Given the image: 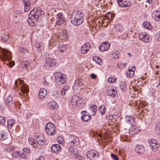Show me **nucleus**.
Listing matches in <instances>:
<instances>
[{"label": "nucleus", "mask_w": 160, "mask_h": 160, "mask_svg": "<svg viewBox=\"0 0 160 160\" xmlns=\"http://www.w3.org/2000/svg\"><path fill=\"white\" fill-rule=\"evenodd\" d=\"M70 105L73 108L77 106L79 108H82L85 106V103L83 102V99L82 97L74 95L72 98Z\"/></svg>", "instance_id": "obj_1"}, {"label": "nucleus", "mask_w": 160, "mask_h": 160, "mask_svg": "<svg viewBox=\"0 0 160 160\" xmlns=\"http://www.w3.org/2000/svg\"><path fill=\"white\" fill-rule=\"evenodd\" d=\"M54 77L55 82L58 84L62 85L66 83L67 76L65 75L62 74L60 72H56Z\"/></svg>", "instance_id": "obj_2"}, {"label": "nucleus", "mask_w": 160, "mask_h": 160, "mask_svg": "<svg viewBox=\"0 0 160 160\" xmlns=\"http://www.w3.org/2000/svg\"><path fill=\"white\" fill-rule=\"evenodd\" d=\"M56 129L54 125L51 122L47 123L45 128V131L50 136H53L55 134Z\"/></svg>", "instance_id": "obj_3"}, {"label": "nucleus", "mask_w": 160, "mask_h": 160, "mask_svg": "<svg viewBox=\"0 0 160 160\" xmlns=\"http://www.w3.org/2000/svg\"><path fill=\"white\" fill-rule=\"evenodd\" d=\"M23 82V80H17L15 81V84L17 86L18 83H19L20 86L21 87V90L22 93L23 94V95L25 96L29 92L28 87L27 85L25 84H22Z\"/></svg>", "instance_id": "obj_4"}, {"label": "nucleus", "mask_w": 160, "mask_h": 160, "mask_svg": "<svg viewBox=\"0 0 160 160\" xmlns=\"http://www.w3.org/2000/svg\"><path fill=\"white\" fill-rule=\"evenodd\" d=\"M44 12L40 8H35L32 9L30 12V16H31L33 18H38L39 16L41 15H43Z\"/></svg>", "instance_id": "obj_5"}, {"label": "nucleus", "mask_w": 160, "mask_h": 160, "mask_svg": "<svg viewBox=\"0 0 160 160\" xmlns=\"http://www.w3.org/2000/svg\"><path fill=\"white\" fill-rule=\"evenodd\" d=\"M2 54L0 55V59L2 61L10 59L12 58L11 52L5 49L1 50Z\"/></svg>", "instance_id": "obj_6"}, {"label": "nucleus", "mask_w": 160, "mask_h": 160, "mask_svg": "<svg viewBox=\"0 0 160 160\" xmlns=\"http://www.w3.org/2000/svg\"><path fill=\"white\" fill-rule=\"evenodd\" d=\"M68 143L70 145L76 146L79 143L78 138L76 136H70L68 138Z\"/></svg>", "instance_id": "obj_7"}, {"label": "nucleus", "mask_w": 160, "mask_h": 160, "mask_svg": "<svg viewBox=\"0 0 160 160\" xmlns=\"http://www.w3.org/2000/svg\"><path fill=\"white\" fill-rule=\"evenodd\" d=\"M148 142L151 149L153 151H156L159 147V144L157 143V141L154 139H151L149 140Z\"/></svg>", "instance_id": "obj_8"}, {"label": "nucleus", "mask_w": 160, "mask_h": 160, "mask_svg": "<svg viewBox=\"0 0 160 160\" xmlns=\"http://www.w3.org/2000/svg\"><path fill=\"white\" fill-rule=\"evenodd\" d=\"M36 140L40 145L42 146L45 143V138L44 135L42 133H40L37 136H36Z\"/></svg>", "instance_id": "obj_9"}, {"label": "nucleus", "mask_w": 160, "mask_h": 160, "mask_svg": "<svg viewBox=\"0 0 160 160\" xmlns=\"http://www.w3.org/2000/svg\"><path fill=\"white\" fill-rule=\"evenodd\" d=\"M8 138V136L4 132H2L0 133V140L3 141V144L5 145L10 143L9 140H7Z\"/></svg>", "instance_id": "obj_10"}, {"label": "nucleus", "mask_w": 160, "mask_h": 160, "mask_svg": "<svg viewBox=\"0 0 160 160\" xmlns=\"http://www.w3.org/2000/svg\"><path fill=\"white\" fill-rule=\"evenodd\" d=\"M65 21L64 18L62 13H59L57 15L56 24L58 25H61Z\"/></svg>", "instance_id": "obj_11"}, {"label": "nucleus", "mask_w": 160, "mask_h": 160, "mask_svg": "<svg viewBox=\"0 0 160 160\" xmlns=\"http://www.w3.org/2000/svg\"><path fill=\"white\" fill-rule=\"evenodd\" d=\"M46 65L47 67H53L56 64V62L55 59L54 58H48L46 60Z\"/></svg>", "instance_id": "obj_12"}, {"label": "nucleus", "mask_w": 160, "mask_h": 160, "mask_svg": "<svg viewBox=\"0 0 160 160\" xmlns=\"http://www.w3.org/2000/svg\"><path fill=\"white\" fill-rule=\"evenodd\" d=\"M110 44L108 42L102 43L99 46V49L100 51L104 52L108 51L109 48Z\"/></svg>", "instance_id": "obj_13"}, {"label": "nucleus", "mask_w": 160, "mask_h": 160, "mask_svg": "<svg viewBox=\"0 0 160 160\" xmlns=\"http://www.w3.org/2000/svg\"><path fill=\"white\" fill-rule=\"evenodd\" d=\"M81 113L82 114L81 119L83 121L87 122L91 118V116L86 111H82Z\"/></svg>", "instance_id": "obj_14"}, {"label": "nucleus", "mask_w": 160, "mask_h": 160, "mask_svg": "<svg viewBox=\"0 0 160 160\" xmlns=\"http://www.w3.org/2000/svg\"><path fill=\"white\" fill-rule=\"evenodd\" d=\"M98 153L97 152L93 150H90L87 152L86 155L90 159H92L97 155L98 156Z\"/></svg>", "instance_id": "obj_15"}, {"label": "nucleus", "mask_w": 160, "mask_h": 160, "mask_svg": "<svg viewBox=\"0 0 160 160\" xmlns=\"http://www.w3.org/2000/svg\"><path fill=\"white\" fill-rule=\"evenodd\" d=\"M108 95L113 97H115L117 95V91L116 88L115 87H112L111 89L107 90Z\"/></svg>", "instance_id": "obj_16"}, {"label": "nucleus", "mask_w": 160, "mask_h": 160, "mask_svg": "<svg viewBox=\"0 0 160 160\" xmlns=\"http://www.w3.org/2000/svg\"><path fill=\"white\" fill-rule=\"evenodd\" d=\"M71 21L72 23L74 26H79L81 25L83 21L82 19H77L75 18L71 17Z\"/></svg>", "instance_id": "obj_17"}, {"label": "nucleus", "mask_w": 160, "mask_h": 160, "mask_svg": "<svg viewBox=\"0 0 160 160\" xmlns=\"http://www.w3.org/2000/svg\"><path fill=\"white\" fill-rule=\"evenodd\" d=\"M90 48V45L88 42L85 43L81 48V52L83 54H85L88 51Z\"/></svg>", "instance_id": "obj_18"}, {"label": "nucleus", "mask_w": 160, "mask_h": 160, "mask_svg": "<svg viewBox=\"0 0 160 160\" xmlns=\"http://www.w3.org/2000/svg\"><path fill=\"white\" fill-rule=\"evenodd\" d=\"M61 148L59 144H54L51 147V150L52 152L56 153L60 152L61 150Z\"/></svg>", "instance_id": "obj_19"}, {"label": "nucleus", "mask_w": 160, "mask_h": 160, "mask_svg": "<svg viewBox=\"0 0 160 160\" xmlns=\"http://www.w3.org/2000/svg\"><path fill=\"white\" fill-rule=\"evenodd\" d=\"M47 94V90L44 88H41L40 89L38 94V98L40 99H42L46 96Z\"/></svg>", "instance_id": "obj_20"}, {"label": "nucleus", "mask_w": 160, "mask_h": 160, "mask_svg": "<svg viewBox=\"0 0 160 160\" xmlns=\"http://www.w3.org/2000/svg\"><path fill=\"white\" fill-rule=\"evenodd\" d=\"M152 16L156 21H160V10L154 11L152 13Z\"/></svg>", "instance_id": "obj_21"}, {"label": "nucleus", "mask_w": 160, "mask_h": 160, "mask_svg": "<svg viewBox=\"0 0 160 160\" xmlns=\"http://www.w3.org/2000/svg\"><path fill=\"white\" fill-rule=\"evenodd\" d=\"M22 1L24 2L25 12H28L31 8L30 1V0H22Z\"/></svg>", "instance_id": "obj_22"}, {"label": "nucleus", "mask_w": 160, "mask_h": 160, "mask_svg": "<svg viewBox=\"0 0 160 160\" xmlns=\"http://www.w3.org/2000/svg\"><path fill=\"white\" fill-rule=\"evenodd\" d=\"M71 17L75 18L77 19H82L83 20L84 14L82 12L79 11L75 14H73Z\"/></svg>", "instance_id": "obj_23"}, {"label": "nucleus", "mask_w": 160, "mask_h": 160, "mask_svg": "<svg viewBox=\"0 0 160 160\" xmlns=\"http://www.w3.org/2000/svg\"><path fill=\"white\" fill-rule=\"evenodd\" d=\"M135 150L137 153L140 154L144 151V148L142 145H137L136 146Z\"/></svg>", "instance_id": "obj_24"}, {"label": "nucleus", "mask_w": 160, "mask_h": 160, "mask_svg": "<svg viewBox=\"0 0 160 160\" xmlns=\"http://www.w3.org/2000/svg\"><path fill=\"white\" fill-rule=\"evenodd\" d=\"M118 5L122 7H127L131 5V3L129 0H122L120 2H119Z\"/></svg>", "instance_id": "obj_25"}, {"label": "nucleus", "mask_w": 160, "mask_h": 160, "mask_svg": "<svg viewBox=\"0 0 160 160\" xmlns=\"http://www.w3.org/2000/svg\"><path fill=\"white\" fill-rule=\"evenodd\" d=\"M28 21L30 26H33L36 24V22L37 21V18H33L32 17H31V16H30L29 14V19Z\"/></svg>", "instance_id": "obj_26"}, {"label": "nucleus", "mask_w": 160, "mask_h": 160, "mask_svg": "<svg viewBox=\"0 0 160 160\" xmlns=\"http://www.w3.org/2000/svg\"><path fill=\"white\" fill-rule=\"evenodd\" d=\"M126 122L131 126H134L135 124L134 118L132 117L127 116L126 118Z\"/></svg>", "instance_id": "obj_27"}, {"label": "nucleus", "mask_w": 160, "mask_h": 160, "mask_svg": "<svg viewBox=\"0 0 160 160\" xmlns=\"http://www.w3.org/2000/svg\"><path fill=\"white\" fill-rule=\"evenodd\" d=\"M70 89V87L68 86H65L63 87L61 91V94L62 96L65 95L68 92Z\"/></svg>", "instance_id": "obj_28"}, {"label": "nucleus", "mask_w": 160, "mask_h": 160, "mask_svg": "<svg viewBox=\"0 0 160 160\" xmlns=\"http://www.w3.org/2000/svg\"><path fill=\"white\" fill-rule=\"evenodd\" d=\"M48 106L51 109H56L57 108V104L56 102L50 101L48 103Z\"/></svg>", "instance_id": "obj_29"}, {"label": "nucleus", "mask_w": 160, "mask_h": 160, "mask_svg": "<svg viewBox=\"0 0 160 160\" xmlns=\"http://www.w3.org/2000/svg\"><path fill=\"white\" fill-rule=\"evenodd\" d=\"M82 85V83L80 80L79 79H77L75 81V84L73 86V88L74 89H77L79 87H80Z\"/></svg>", "instance_id": "obj_30"}, {"label": "nucleus", "mask_w": 160, "mask_h": 160, "mask_svg": "<svg viewBox=\"0 0 160 160\" xmlns=\"http://www.w3.org/2000/svg\"><path fill=\"white\" fill-rule=\"evenodd\" d=\"M92 60L99 65H102V61L101 58L98 56H94L92 57Z\"/></svg>", "instance_id": "obj_31"}, {"label": "nucleus", "mask_w": 160, "mask_h": 160, "mask_svg": "<svg viewBox=\"0 0 160 160\" xmlns=\"http://www.w3.org/2000/svg\"><path fill=\"white\" fill-rule=\"evenodd\" d=\"M58 46V51L61 52L66 50L67 48V47L62 43L59 44Z\"/></svg>", "instance_id": "obj_32"}, {"label": "nucleus", "mask_w": 160, "mask_h": 160, "mask_svg": "<svg viewBox=\"0 0 160 160\" xmlns=\"http://www.w3.org/2000/svg\"><path fill=\"white\" fill-rule=\"evenodd\" d=\"M97 107L95 105H93L90 107V109L91 111V114L92 115H94L96 113Z\"/></svg>", "instance_id": "obj_33"}, {"label": "nucleus", "mask_w": 160, "mask_h": 160, "mask_svg": "<svg viewBox=\"0 0 160 160\" xmlns=\"http://www.w3.org/2000/svg\"><path fill=\"white\" fill-rule=\"evenodd\" d=\"M5 102L8 106H11L13 103L12 98V97L11 96L8 97Z\"/></svg>", "instance_id": "obj_34"}, {"label": "nucleus", "mask_w": 160, "mask_h": 160, "mask_svg": "<svg viewBox=\"0 0 160 160\" xmlns=\"http://www.w3.org/2000/svg\"><path fill=\"white\" fill-rule=\"evenodd\" d=\"M29 66V63L28 61H25L20 65V66L23 68H27Z\"/></svg>", "instance_id": "obj_35"}, {"label": "nucleus", "mask_w": 160, "mask_h": 160, "mask_svg": "<svg viewBox=\"0 0 160 160\" xmlns=\"http://www.w3.org/2000/svg\"><path fill=\"white\" fill-rule=\"evenodd\" d=\"M115 28L117 32H122L123 30V28L122 26L120 24H117L115 26Z\"/></svg>", "instance_id": "obj_36"}, {"label": "nucleus", "mask_w": 160, "mask_h": 160, "mask_svg": "<svg viewBox=\"0 0 160 160\" xmlns=\"http://www.w3.org/2000/svg\"><path fill=\"white\" fill-rule=\"evenodd\" d=\"M143 27L148 30H151L152 28V26L150 23L147 21L144 22L143 24Z\"/></svg>", "instance_id": "obj_37"}, {"label": "nucleus", "mask_w": 160, "mask_h": 160, "mask_svg": "<svg viewBox=\"0 0 160 160\" xmlns=\"http://www.w3.org/2000/svg\"><path fill=\"white\" fill-rule=\"evenodd\" d=\"M99 110L100 112L102 114H104L106 111L105 106L102 105L100 106L99 108Z\"/></svg>", "instance_id": "obj_38"}, {"label": "nucleus", "mask_w": 160, "mask_h": 160, "mask_svg": "<svg viewBox=\"0 0 160 160\" xmlns=\"http://www.w3.org/2000/svg\"><path fill=\"white\" fill-rule=\"evenodd\" d=\"M120 88L123 91L126 90V84L125 82H121L120 85Z\"/></svg>", "instance_id": "obj_39"}, {"label": "nucleus", "mask_w": 160, "mask_h": 160, "mask_svg": "<svg viewBox=\"0 0 160 160\" xmlns=\"http://www.w3.org/2000/svg\"><path fill=\"white\" fill-rule=\"evenodd\" d=\"M69 150L71 153L74 154V156L78 153L77 149L72 147H70L69 148Z\"/></svg>", "instance_id": "obj_40"}, {"label": "nucleus", "mask_w": 160, "mask_h": 160, "mask_svg": "<svg viewBox=\"0 0 160 160\" xmlns=\"http://www.w3.org/2000/svg\"><path fill=\"white\" fill-rule=\"evenodd\" d=\"M15 122L13 119H10L8 120V128H11Z\"/></svg>", "instance_id": "obj_41"}, {"label": "nucleus", "mask_w": 160, "mask_h": 160, "mask_svg": "<svg viewBox=\"0 0 160 160\" xmlns=\"http://www.w3.org/2000/svg\"><path fill=\"white\" fill-rule=\"evenodd\" d=\"M36 47L37 50L39 52L42 51L44 49V47L42 44H36Z\"/></svg>", "instance_id": "obj_42"}, {"label": "nucleus", "mask_w": 160, "mask_h": 160, "mask_svg": "<svg viewBox=\"0 0 160 160\" xmlns=\"http://www.w3.org/2000/svg\"><path fill=\"white\" fill-rule=\"evenodd\" d=\"M156 130L157 132L160 134V122H158L156 125Z\"/></svg>", "instance_id": "obj_43"}, {"label": "nucleus", "mask_w": 160, "mask_h": 160, "mask_svg": "<svg viewBox=\"0 0 160 160\" xmlns=\"http://www.w3.org/2000/svg\"><path fill=\"white\" fill-rule=\"evenodd\" d=\"M119 54V52L118 51H116V52H112V57L115 58H118Z\"/></svg>", "instance_id": "obj_44"}, {"label": "nucleus", "mask_w": 160, "mask_h": 160, "mask_svg": "<svg viewBox=\"0 0 160 160\" xmlns=\"http://www.w3.org/2000/svg\"><path fill=\"white\" fill-rule=\"evenodd\" d=\"M134 72H133L132 70L131 71H128L126 73L127 76L130 78L133 77L134 76Z\"/></svg>", "instance_id": "obj_45"}, {"label": "nucleus", "mask_w": 160, "mask_h": 160, "mask_svg": "<svg viewBox=\"0 0 160 160\" xmlns=\"http://www.w3.org/2000/svg\"><path fill=\"white\" fill-rule=\"evenodd\" d=\"M19 50L20 52L22 54H26L27 53H28V51L26 49L23 48H20Z\"/></svg>", "instance_id": "obj_46"}, {"label": "nucleus", "mask_w": 160, "mask_h": 160, "mask_svg": "<svg viewBox=\"0 0 160 160\" xmlns=\"http://www.w3.org/2000/svg\"><path fill=\"white\" fill-rule=\"evenodd\" d=\"M150 41V39L149 37L146 35V34H145L144 37L142 41L144 42L147 43L149 42Z\"/></svg>", "instance_id": "obj_47"}, {"label": "nucleus", "mask_w": 160, "mask_h": 160, "mask_svg": "<svg viewBox=\"0 0 160 160\" xmlns=\"http://www.w3.org/2000/svg\"><path fill=\"white\" fill-rule=\"evenodd\" d=\"M117 80V78H112L111 77L109 78L108 79V82L109 83H113L115 82Z\"/></svg>", "instance_id": "obj_48"}, {"label": "nucleus", "mask_w": 160, "mask_h": 160, "mask_svg": "<svg viewBox=\"0 0 160 160\" xmlns=\"http://www.w3.org/2000/svg\"><path fill=\"white\" fill-rule=\"evenodd\" d=\"M7 65L10 68L12 67L15 64V62L14 61H9L8 63L7 64Z\"/></svg>", "instance_id": "obj_49"}, {"label": "nucleus", "mask_w": 160, "mask_h": 160, "mask_svg": "<svg viewBox=\"0 0 160 160\" xmlns=\"http://www.w3.org/2000/svg\"><path fill=\"white\" fill-rule=\"evenodd\" d=\"M58 141L59 143L62 144L63 143V139L61 136H59L57 138Z\"/></svg>", "instance_id": "obj_50"}, {"label": "nucleus", "mask_w": 160, "mask_h": 160, "mask_svg": "<svg viewBox=\"0 0 160 160\" xmlns=\"http://www.w3.org/2000/svg\"><path fill=\"white\" fill-rule=\"evenodd\" d=\"M5 122V118L3 116H0V123L3 124Z\"/></svg>", "instance_id": "obj_51"}, {"label": "nucleus", "mask_w": 160, "mask_h": 160, "mask_svg": "<svg viewBox=\"0 0 160 160\" xmlns=\"http://www.w3.org/2000/svg\"><path fill=\"white\" fill-rule=\"evenodd\" d=\"M22 151H23V152L24 153H25L28 154L30 152V150L29 148H24L22 149Z\"/></svg>", "instance_id": "obj_52"}, {"label": "nucleus", "mask_w": 160, "mask_h": 160, "mask_svg": "<svg viewBox=\"0 0 160 160\" xmlns=\"http://www.w3.org/2000/svg\"><path fill=\"white\" fill-rule=\"evenodd\" d=\"M107 17L108 18V19H110V20H112L113 18L114 17V16L113 14L111 13H109L108 14Z\"/></svg>", "instance_id": "obj_53"}, {"label": "nucleus", "mask_w": 160, "mask_h": 160, "mask_svg": "<svg viewBox=\"0 0 160 160\" xmlns=\"http://www.w3.org/2000/svg\"><path fill=\"white\" fill-rule=\"evenodd\" d=\"M6 149L8 152H10L14 150V147L13 146H10L8 147Z\"/></svg>", "instance_id": "obj_54"}, {"label": "nucleus", "mask_w": 160, "mask_h": 160, "mask_svg": "<svg viewBox=\"0 0 160 160\" xmlns=\"http://www.w3.org/2000/svg\"><path fill=\"white\" fill-rule=\"evenodd\" d=\"M54 98H58L59 97V95L58 92L57 91L54 92L53 93Z\"/></svg>", "instance_id": "obj_55"}, {"label": "nucleus", "mask_w": 160, "mask_h": 160, "mask_svg": "<svg viewBox=\"0 0 160 160\" xmlns=\"http://www.w3.org/2000/svg\"><path fill=\"white\" fill-rule=\"evenodd\" d=\"M18 154V152L15 151L12 153V156L14 158H16Z\"/></svg>", "instance_id": "obj_56"}, {"label": "nucleus", "mask_w": 160, "mask_h": 160, "mask_svg": "<svg viewBox=\"0 0 160 160\" xmlns=\"http://www.w3.org/2000/svg\"><path fill=\"white\" fill-rule=\"evenodd\" d=\"M28 142L31 145L34 142V139L31 138H29L28 139Z\"/></svg>", "instance_id": "obj_57"}, {"label": "nucleus", "mask_w": 160, "mask_h": 160, "mask_svg": "<svg viewBox=\"0 0 160 160\" xmlns=\"http://www.w3.org/2000/svg\"><path fill=\"white\" fill-rule=\"evenodd\" d=\"M111 156L112 158L114 160H118V157L116 155L113 154H112Z\"/></svg>", "instance_id": "obj_58"}, {"label": "nucleus", "mask_w": 160, "mask_h": 160, "mask_svg": "<svg viewBox=\"0 0 160 160\" xmlns=\"http://www.w3.org/2000/svg\"><path fill=\"white\" fill-rule=\"evenodd\" d=\"M145 33L143 34H140L139 35V38L140 40H142L143 41V38L144 37Z\"/></svg>", "instance_id": "obj_59"}, {"label": "nucleus", "mask_w": 160, "mask_h": 160, "mask_svg": "<svg viewBox=\"0 0 160 160\" xmlns=\"http://www.w3.org/2000/svg\"><path fill=\"white\" fill-rule=\"evenodd\" d=\"M74 157L78 159H81L83 158L82 157L78 155V153L74 156Z\"/></svg>", "instance_id": "obj_60"}, {"label": "nucleus", "mask_w": 160, "mask_h": 160, "mask_svg": "<svg viewBox=\"0 0 160 160\" xmlns=\"http://www.w3.org/2000/svg\"><path fill=\"white\" fill-rule=\"evenodd\" d=\"M2 38L5 41L9 38V36L7 34L4 35L2 37Z\"/></svg>", "instance_id": "obj_61"}, {"label": "nucleus", "mask_w": 160, "mask_h": 160, "mask_svg": "<svg viewBox=\"0 0 160 160\" xmlns=\"http://www.w3.org/2000/svg\"><path fill=\"white\" fill-rule=\"evenodd\" d=\"M21 155H22L21 156V157H20V158H22L24 159L27 158V157L26 156L25 153H22Z\"/></svg>", "instance_id": "obj_62"}, {"label": "nucleus", "mask_w": 160, "mask_h": 160, "mask_svg": "<svg viewBox=\"0 0 160 160\" xmlns=\"http://www.w3.org/2000/svg\"><path fill=\"white\" fill-rule=\"evenodd\" d=\"M35 160H44L43 157L40 156L39 157L37 158Z\"/></svg>", "instance_id": "obj_63"}, {"label": "nucleus", "mask_w": 160, "mask_h": 160, "mask_svg": "<svg viewBox=\"0 0 160 160\" xmlns=\"http://www.w3.org/2000/svg\"><path fill=\"white\" fill-rule=\"evenodd\" d=\"M100 2H97L96 1H93L92 2L96 6H98L99 5Z\"/></svg>", "instance_id": "obj_64"}]
</instances>
